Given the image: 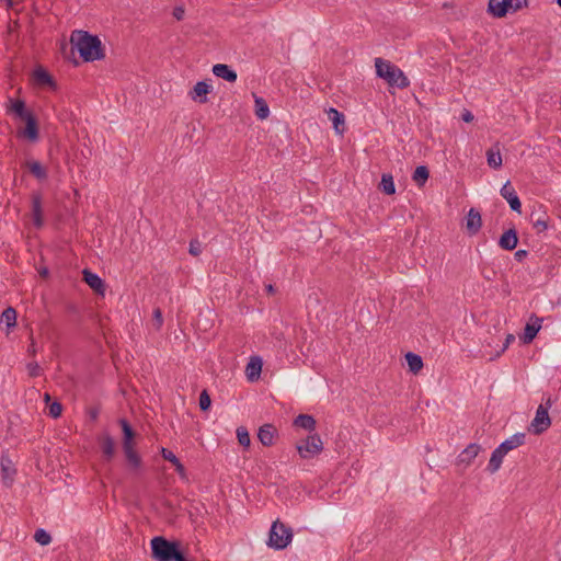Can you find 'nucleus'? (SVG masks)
<instances>
[{
  "instance_id": "nucleus-1",
  "label": "nucleus",
  "mask_w": 561,
  "mask_h": 561,
  "mask_svg": "<svg viewBox=\"0 0 561 561\" xmlns=\"http://www.w3.org/2000/svg\"><path fill=\"white\" fill-rule=\"evenodd\" d=\"M10 103L11 106L9 112L14 114L21 121L25 122V127L19 131V136L26 138L31 142L37 141L39 137V129L35 115L26 108V104L23 100L10 99Z\"/></svg>"
},
{
  "instance_id": "nucleus-2",
  "label": "nucleus",
  "mask_w": 561,
  "mask_h": 561,
  "mask_svg": "<svg viewBox=\"0 0 561 561\" xmlns=\"http://www.w3.org/2000/svg\"><path fill=\"white\" fill-rule=\"evenodd\" d=\"M72 47L77 48L85 62L100 60L105 57L104 46L100 37H69Z\"/></svg>"
},
{
  "instance_id": "nucleus-3",
  "label": "nucleus",
  "mask_w": 561,
  "mask_h": 561,
  "mask_svg": "<svg viewBox=\"0 0 561 561\" xmlns=\"http://www.w3.org/2000/svg\"><path fill=\"white\" fill-rule=\"evenodd\" d=\"M375 67L377 76L385 79L389 85L404 89L410 85L409 79L403 71L397 66L382 58L375 59Z\"/></svg>"
},
{
  "instance_id": "nucleus-4",
  "label": "nucleus",
  "mask_w": 561,
  "mask_h": 561,
  "mask_svg": "<svg viewBox=\"0 0 561 561\" xmlns=\"http://www.w3.org/2000/svg\"><path fill=\"white\" fill-rule=\"evenodd\" d=\"M294 533L291 527L285 525L279 519H276L271 526L267 546L275 550H283L291 542Z\"/></svg>"
},
{
  "instance_id": "nucleus-5",
  "label": "nucleus",
  "mask_w": 561,
  "mask_h": 561,
  "mask_svg": "<svg viewBox=\"0 0 561 561\" xmlns=\"http://www.w3.org/2000/svg\"><path fill=\"white\" fill-rule=\"evenodd\" d=\"M551 399L548 398L545 404H540L536 411V415L530 423L529 431L535 435H540L546 432L551 425L549 416V409L551 408Z\"/></svg>"
},
{
  "instance_id": "nucleus-6",
  "label": "nucleus",
  "mask_w": 561,
  "mask_h": 561,
  "mask_svg": "<svg viewBox=\"0 0 561 561\" xmlns=\"http://www.w3.org/2000/svg\"><path fill=\"white\" fill-rule=\"evenodd\" d=\"M299 456L307 459L313 455H318L323 449V443L319 434H310L302 442L296 446Z\"/></svg>"
},
{
  "instance_id": "nucleus-7",
  "label": "nucleus",
  "mask_w": 561,
  "mask_h": 561,
  "mask_svg": "<svg viewBox=\"0 0 561 561\" xmlns=\"http://www.w3.org/2000/svg\"><path fill=\"white\" fill-rule=\"evenodd\" d=\"M520 8V3L513 4V0H490L488 4V12L493 16L502 18L512 10L516 12Z\"/></svg>"
},
{
  "instance_id": "nucleus-8",
  "label": "nucleus",
  "mask_w": 561,
  "mask_h": 561,
  "mask_svg": "<svg viewBox=\"0 0 561 561\" xmlns=\"http://www.w3.org/2000/svg\"><path fill=\"white\" fill-rule=\"evenodd\" d=\"M500 193H501V196L507 201V203L513 211H516L517 214L522 213L520 199L510 181L505 182V184L502 186Z\"/></svg>"
},
{
  "instance_id": "nucleus-9",
  "label": "nucleus",
  "mask_w": 561,
  "mask_h": 561,
  "mask_svg": "<svg viewBox=\"0 0 561 561\" xmlns=\"http://www.w3.org/2000/svg\"><path fill=\"white\" fill-rule=\"evenodd\" d=\"M34 82L38 87H48L51 90H57V82L54 77L42 66H38L33 71Z\"/></svg>"
},
{
  "instance_id": "nucleus-10",
  "label": "nucleus",
  "mask_w": 561,
  "mask_h": 561,
  "mask_svg": "<svg viewBox=\"0 0 561 561\" xmlns=\"http://www.w3.org/2000/svg\"><path fill=\"white\" fill-rule=\"evenodd\" d=\"M542 319L538 318L537 316L533 314L529 319V321L526 323V327L524 329V333L520 336V340L523 343L528 344L534 341L537 333L541 329Z\"/></svg>"
},
{
  "instance_id": "nucleus-11",
  "label": "nucleus",
  "mask_w": 561,
  "mask_h": 561,
  "mask_svg": "<svg viewBox=\"0 0 561 561\" xmlns=\"http://www.w3.org/2000/svg\"><path fill=\"white\" fill-rule=\"evenodd\" d=\"M482 227L481 214L476 208H470L466 216V230L469 236H476Z\"/></svg>"
},
{
  "instance_id": "nucleus-12",
  "label": "nucleus",
  "mask_w": 561,
  "mask_h": 561,
  "mask_svg": "<svg viewBox=\"0 0 561 561\" xmlns=\"http://www.w3.org/2000/svg\"><path fill=\"white\" fill-rule=\"evenodd\" d=\"M82 276L84 283L93 289L96 294L104 295L105 291V283L104 280L95 273L91 272L88 268L82 271Z\"/></svg>"
},
{
  "instance_id": "nucleus-13",
  "label": "nucleus",
  "mask_w": 561,
  "mask_h": 561,
  "mask_svg": "<svg viewBox=\"0 0 561 561\" xmlns=\"http://www.w3.org/2000/svg\"><path fill=\"white\" fill-rule=\"evenodd\" d=\"M32 217L36 228L44 226L43 202L41 193L32 194Z\"/></svg>"
},
{
  "instance_id": "nucleus-14",
  "label": "nucleus",
  "mask_w": 561,
  "mask_h": 561,
  "mask_svg": "<svg viewBox=\"0 0 561 561\" xmlns=\"http://www.w3.org/2000/svg\"><path fill=\"white\" fill-rule=\"evenodd\" d=\"M518 244V234L515 227L505 230L499 239V247L506 251L514 250Z\"/></svg>"
},
{
  "instance_id": "nucleus-15",
  "label": "nucleus",
  "mask_w": 561,
  "mask_h": 561,
  "mask_svg": "<svg viewBox=\"0 0 561 561\" xmlns=\"http://www.w3.org/2000/svg\"><path fill=\"white\" fill-rule=\"evenodd\" d=\"M213 90L211 84H209L207 81H198L192 91H190V96L192 100L204 104L207 102V94L210 93Z\"/></svg>"
},
{
  "instance_id": "nucleus-16",
  "label": "nucleus",
  "mask_w": 561,
  "mask_h": 561,
  "mask_svg": "<svg viewBox=\"0 0 561 561\" xmlns=\"http://www.w3.org/2000/svg\"><path fill=\"white\" fill-rule=\"evenodd\" d=\"M118 423L122 427L123 433V449L135 447L134 439L136 437V432L134 431L129 422L126 419H119Z\"/></svg>"
},
{
  "instance_id": "nucleus-17",
  "label": "nucleus",
  "mask_w": 561,
  "mask_h": 561,
  "mask_svg": "<svg viewBox=\"0 0 561 561\" xmlns=\"http://www.w3.org/2000/svg\"><path fill=\"white\" fill-rule=\"evenodd\" d=\"M263 362L261 357L253 356L250 358L245 367V374L249 381L253 382L260 378L262 371Z\"/></svg>"
},
{
  "instance_id": "nucleus-18",
  "label": "nucleus",
  "mask_w": 561,
  "mask_h": 561,
  "mask_svg": "<svg viewBox=\"0 0 561 561\" xmlns=\"http://www.w3.org/2000/svg\"><path fill=\"white\" fill-rule=\"evenodd\" d=\"M213 73L228 82H236L238 78L237 72L226 64H216L213 67Z\"/></svg>"
},
{
  "instance_id": "nucleus-19",
  "label": "nucleus",
  "mask_w": 561,
  "mask_h": 561,
  "mask_svg": "<svg viewBox=\"0 0 561 561\" xmlns=\"http://www.w3.org/2000/svg\"><path fill=\"white\" fill-rule=\"evenodd\" d=\"M276 428L272 424H264L259 428L257 438L263 446L270 447L274 444Z\"/></svg>"
},
{
  "instance_id": "nucleus-20",
  "label": "nucleus",
  "mask_w": 561,
  "mask_h": 561,
  "mask_svg": "<svg viewBox=\"0 0 561 561\" xmlns=\"http://www.w3.org/2000/svg\"><path fill=\"white\" fill-rule=\"evenodd\" d=\"M99 442L104 459L106 461L112 460L115 455V442L113 437L106 433L101 438H99Z\"/></svg>"
},
{
  "instance_id": "nucleus-21",
  "label": "nucleus",
  "mask_w": 561,
  "mask_h": 561,
  "mask_svg": "<svg viewBox=\"0 0 561 561\" xmlns=\"http://www.w3.org/2000/svg\"><path fill=\"white\" fill-rule=\"evenodd\" d=\"M526 434L525 433H516L512 435L510 438L505 439L503 443L499 445V447L507 454L508 451L522 446L525 444Z\"/></svg>"
},
{
  "instance_id": "nucleus-22",
  "label": "nucleus",
  "mask_w": 561,
  "mask_h": 561,
  "mask_svg": "<svg viewBox=\"0 0 561 561\" xmlns=\"http://www.w3.org/2000/svg\"><path fill=\"white\" fill-rule=\"evenodd\" d=\"M480 448L481 447L478 444H470L467 446V448H465L458 456V463L469 466L471 461L478 456Z\"/></svg>"
},
{
  "instance_id": "nucleus-23",
  "label": "nucleus",
  "mask_w": 561,
  "mask_h": 561,
  "mask_svg": "<svg viewBox=\"0 0 561 561\" xmlns=\"http://www.w3.org/2000/svg\"><path fill=\"white\" fill-rule=\"evenodd\" d=\"M329 118L333 123L334 130L342 135L344 131L345 117L344 114L334 107H330L328 111Z\"/></svg>"
},
{
  "instance_id": "nucleus-24",
  "label": "nucleus",
  "mask_w": 561,
  "mask_h": 561,
  "mask_svg": "<svg viewBox=\"0 0 561 561\" xmlns=\"http://www.w3.org/2000/svg\"><path fill=\"white\" fill-rule=\"evenodd\" d=\"M505 455V451H503L499 446L492 451L486 468L490 473H495L500 469Z\"/></svg>"
},
{
  "instance_id": "nucleus-25",
  "label": "nucleus",
  "mask_w": 561,
  "mask_h": 561,
  "mask_svg": "<svg viewBox=\"0 0 561 561\" xmlns=\"http://www.w3.org/2000/svg\"><path fill=\"white\" fill-rule=\"evenodd\" d=\"M161 456L164 460L170 461L174 467L175 471L182 477H185V468L180 461V459L169 449L162 447L161 448Z\"/></svg>"
},
{
  "instance_id": "nucleus-26",
  "label": "nucleus",
  "mask_w": 561,
  "mask_h": 561,
  "mask_svg": "<svg viewBox=\"0 0 561 561\" xmlns=\"http://www.w3.org/2000/svg\"><path fill=\"white\" fill-rule=\"evenodd\" d=\"M123 450H124L126 460L128 462V466L133 470L140 469V467L142 466V459L139 456V454L136 451L135 447H130V448L123 449Z\"/></svg>"
},
{
  "instance_id": "nucleus-27",
  "label": "nucleus",
  "mask_w": 561,
  "mask_h": 561,
  "mask_svg": "<svg viewBox=\"0 0 561 561\" xmlns=\"http://www.w3.org/2000/svg\"><path fill=\"white\" fill-rule=\"evenodd\" d=\"M28 171L32 173L34 178L38 181H45L48 176L46 169L38 161H27L25 163Z\"/></svg>"
},
{
  "instance_id": "nucleus-28",
  "label": "nucleus",
  "mask_w": 561,
  "mask_h": 561,
  "mask_svg": "<svg viewBox=\"0 0 561 561\" xmlns=\"http://www.w3.org/2000/svg\"><path fill=\"white\" fill-rule=\"evenodd\" d=\"M316 419L312 415L309 414H299L294 420V425L301 427L304 430H307L309 432L313 431L316 428Z\"/></svg>"
},
{
  "instance_id": "nucleus-29",
  "label": "nucleus",
  "mask_w": 561,
  "mask_h": 561,
  "mask_svg": "<svg viewBox=\"0 0 561 561\" xmlns=\"http://www.w3.org/2000/svg\"><path fill=\"white\" fill-rule=\"evenodd\" d=\"M405 360L409 367V370L413 374H417L423 368V359L420 355L408 352L405 354Z\"/></svg>"
},
{
  "instance_id": "nucleus-30",
  "label": "nucleus",
  "mask_w": 561,
  "mask_h": 561,
  "mask_svg": "<svg viewBox=\"0 0 561 561\" xmlns=\"http://www.w3.org/2000/svg\"><path fill=\"white\" fill-rule=\"evenodd\" d=\"M379 188L386 194V195H393L396 193V185L394 181L391 174L383 173L381 175V181L379 184Z\"/></svg>"
},
{
  "instance_id": "nucleus-31",
  "label": "nucleus",
  "mask_w": 561,
  "mask_h": 561,
  "mask_svg": "<svg viewBox=\"0 0 561 561\" xmlns=\"http://www.w3.org/2000/svg\"><path fill=\"white\" fill-rule=\"evenodd\" d=\"M430 171L425 165H419L413 172L412 180L417 186H423L428 180Z\"/></svg>"
},
{
  "instance_id": "nucleus-32",
  "label": "nucleus",
  "mask_w": 561,
  "mask_h": 561,
  "mask_svg": "<svg viewBox=\"0 0 561 561\" xmlns=\"http://www.w3.org/2000/svg\"><path fill=\"white\" fill-rule=\"evenodd\" d=\"M0 322L5 323L8 329L14 328L16 325V311L12 307H8L3 310Z\"/></svg>"
},
{
  "instance_id": "nucleus-33",
  "label": "nucleus",
  "mask_w": 561,
  "mask_h": 561,
  "mask_svg": "<svg viewBox=\"0 0 561 561\" xmlns=\"http://www.w3.org/2000/svg\"><path fill=\"white\" fill-rule=\"evenodd\" d=\"M255 114L260 119H265L270 115L268 105L262 98H255Z\"/></svg>"
},
{
  "instance_id": "nucleus-34",
  "label": "nucleus",
  "mask_w": 561,
  "mask_h": 561,
  "mask_svg": "<svg viewBox=\"0 0 561 561\" xmlns=\"http://www.w3.org/2000/svg\"><path fill=\"white\" fill-rule=\"evenodd\" d=\"M486 157L488 164L490 168L499 169L502 165V157L499 150L494 152L493 150L490 149L486 152Z\"/></svg>"
},
{
  "instance_id": "nucleus-35",
  "label": "nucleus",
  "mask_w": 561,
  "mask_h": 561,
  "mask_svg": "<svg viewBox=\"0 0 561 561\" xmlns=\"http://www.w3.org/2000/svg\"><path fill=\"white\" fill-rule=\"evenodd\" d=\"M34 539L42 546H47L51 541V536L43 528H38L34 534Z\"/></svg>"
},
{
  "instance_id": "nucleus-36",
  "label": "nucleus",
  "mask_w": 561,
  "mask_h": 561,
  "mask_svg": "<svg viewBox=\"0 0 561 561\" xmlns=\"http://www.w3.org/2000/svg\"><path fill=\"white\" fill-rule=\"evenodd\" d=\"M237 437L238 442L243 447H249L251 444L250 434L248 430L243 426L237 428Z\"/></svg>"
},
{
  "instance_id": "nucleus-37",
  "label": "nucleus",
  "mask_w": 561,
  "mask_h": 561,
  "mask_svg": "<svg viewBox=\"0 0 561 561\" xmlns=\"http://www.w3.org/2000/svg\"><path fill=\"white\" fill-rule=\"evenodd\" d=\"M198 404H199V409L203 412H207L210 409L211 399H210V396L208 394L207 390H203L201 392Z\"/></svg>"
},
{
  "instance_id": "nucleus-38",
  "label": "nucleus",
  "mask_w": 561,
  "mask_h": 561,
  "mask_svg": "<svg viewBox=\"0 0 561 561\" xmlns=\"http://www.w3.org/2000/svg\"><path fill=\"white\" fill-rule=\"evenodd\" d=\"M48 407V415L53 419H58L62 413V405L58 401H54Z\"/></svg>"
},
{
  "instance_id": "nucleus-39",
  "label": "nucleus",
  "mask_w": 561,
  "mask_h": 561,
  "mask_svg": "<svg viewBox=\"0 0 561 561\" xmlns=\"http://www.w3.org/2000/svg\"><path fill=\"white\" fill-rule=\"evenodd\" d=\"M188 252L193 256L199 255L202 253V243L196 239L191 240Z\"/></svg>"
},
{
  "instance_id": "nucleus-40",
  "label": "nucleus",
  "mask_w": 561,
  "mask_h": 561,
  "mask_svg": "<svg viewBox=\"0 0 561 561\" xmlns=\"http://www.w3.org/2000/svg\"><path fill=\"white\" fill-rule=\"evenodd\" d=\"M534 228L537 229L538 232H541L548 228V218H538L534 220Z\"/></svg>"
},
{
  "instance_id": "nucleus-41",
  "label": "nucleus",
  "mask_w": 561,
  "mask_h": 561,
  "mask_svg": "<svg viewBox=\"0 0 561 561\" xmlns=\"http://www.w3.org/2000/svg\"><path fill=\"white\" fill-rule=\"evenodd\" d=\"M163 323L162 312L159 308L153 310V324L157 329H160Z\"/></svg>"
},
{
  "instance_id": "nucleus-42",
  "label": "nucleus",
  "mask_w": 561,
  "mask_h": 561,
  "mask_svg": "<svg viewBox=\"0 0 561 561\" xmlns=\"http://www.w3.org/2000/svg\"><path fill=\"white\" fill-rule=\"evenodd\" d=\"M27 368H28L30 376L37 377V376L41 375V370L42 369H41L39 365L36 362L30 363L27 365Z\"/></svg>"
},
{
  "instance_id": "nucleus-43",
  "label": "nucleus",
  "mask_w": 561,
  "mask_h": 561,
  "mask_svg": "<svg viewBox=\"0 0 561 561\" xmlns=\"http://www.w3.org/2000/svg\"><path fill=\"white\" fill-rule=\"evenodd\" d=\"M185 14V10L183 7L179 5L173 9L172 15L178 21H181Z\"/></svg>"
},
{
  "instance_id": "nucleus-44",
  "label": "nucleus",
  "mask_w": 561,
  "mask_h": 561,
  "mask_svg": "<svg viewBox=\"0 0 561 561\" xmlns=\"http://www.w3.org/2000/svg\"><path fill=\"white\" fill-rule=\"evenodd\" d=\"M88 415L91 421H96L100 415V408L99 407H92L88 410Z\"/></svg>"
},
{
  "instance_id": "nucleus-45",
  "label": "nucleus",
  "mask_w": 561,
  "mask_h": 561,
  "mask_svg": "<svg viewBox=\"0 0 561 561\" xmlns=\"http://www.w3.org/2000/svg\"><path fill=\"white\" fill-rule=\"evenodd\" d=\"M515 341V336L513 334H507L506 339H505V342L503 344V347L502 350L496 354V356H500L501 353H503L507 347L508 345Z\"/></svg>"
},
{
  "instance_id": "nucleus-46",
  "label": "nucleus",
  "mask_w": 561,
  "mask_h": 561,
  "mask_svg": "<svg viewBox=\"0 0 561 561\" xmlns=\"http://www.w3.org/2000/svg\"><path fill=\"white\" fill-rule=\"evenodd\" d=\"M528 255V251L526 250H517L515 253H514V259L517 261V262H522L526 256Z\"/></svg>"
},
{
  "instance_id": "nucleus-47",
  "label": "nucleus",
  "mask_w": 561,
  "mask_h": 561,
  "mask_svg": "<svg viewBox=\"0 0 561 561\" xmlns=\"http://www.w3.org/2000/svg\"><path fill=\"white\" fill-rule=\"evenodd\" d=\"M461 118L466 123H471L473 121L474 116H473V114L470 111L466 110L462 113Z\"/></svg>"
},
{
  "instance_id": "nucleus-48",
  "label": "nucleus",
  "mask_w": 561,
  "mask_h": 561,
  "mask_svg": "<svg viewBox=\"0 0 561 561\" xmlns=\"http://www.w3.org/2000/svg\"><path fill=\"white\" fill-rule=\"evenodd\" d=\"M10 462L11 461L8 458H4V457L1 458V468H2V471H3V477L4 478H5L7 473H8V465Z\"/></svg>"
},
{
  "instance_id": "nucleus-49",
  "label": "nucleus",
  "mask_w": 561,
  "mask_h": 561,
  "mask_svg": "<svg viewBox=\"0 0 561 561\" xmlns=\"http://www.w3.org/2000/svg\"><path fill=\"white\" fill-rule=\"evenodd\" d=\"M70 35H92L85 30H73Z\"/></svg>"
},
{
  "instance_id": "nucleus-50",
  "label": "nucleus",
  "mask_w": 561,
  "mask_h": 561,
  "mask_svg": "<svg viewBox=\"0 0 561 561\" xmlns=\"http://www.w3.org/2000/svg\"><path fill=\"white\" fill-rule=\"evenodd\" d=\"M27 352L30 353V355H33V356L36 354V348H35L34 341H32L31 345L28 346Z\"/></svg>"
},
{
  "instance_id": "nucleus-51",
  "label": "nucleus",
  "mask_w": 561,
  "mask_h": 561,
  "mask_svg": "<svg viewBox=\"0 0 561 561\" xmlns=\"http://www.w3.org/2000/svg\"><path fill=\"white\" fill-rule=\"evenodd\" d=\"M44 401H45V403H46L47 405L51 403V397H50V394H49V393H47V392H46V393L44 394Z\"/></svg>"
},
{
  "instance_id": "nucleus-52",
  "label": "nucleus",
  "mask_w": 561,
  "mask_h": 561,
  "mask_svg": "<svg viewBox=\"0 0 561 561\" xmlns=\"http://www.w3.org/2000/svg\"><path fill=\"white\" fill-rule=\"evenodd\" d=\"M39 274L42 277H47L49 274V271H48V268L44 267L39 271Z\"/></svg>"
},
{
  "instance_id": "nucleus-53",
  "label": "nucleus",
  "mask_w": 561,
  "mask_h": 561,
  "mask_svg": "<svg viewBox=\"0 0 561 561\" xmlns=\"http://www.w3.org/2000/svg\"><path fill=\"white\" fill-rule=\"evenodd\" d=\"M266 290L268 294H273L275 291L274 286L271 284L266 286Z\"/></svg>"
},
{
  "instance_id": "nucleus-54",
  "label": "nucleus",
  "mask_w": 561,
  "mask_h": 561,
  "mask_svg": "<svg viewBox=\"0 0 561 561\" xmlns=\"http://www.w3.org/2000/svg\"><path fill=\"white\" fill-rule=\"evenodd\" d=\"M8 5L11 7L13 4V0H5Z\"/></svg>"
},
{
  "instance_id": "nucleus-55",
  "label": "nucleus",
  "mask_w": 561,
  "mask_h": 561,
  "mask_svg": "<svg viewBox=\"0 0 561 561\" xmlns=\"http://www.w3.org/2000/svg\"><path fill=\"white\" fill-rule=\"evenodd\" d=\"M558 4L561 7V0H557Z\"/></svg>"
}]
</instances>
